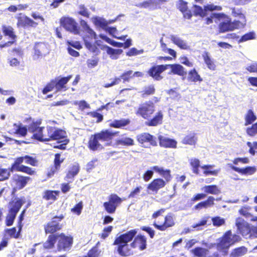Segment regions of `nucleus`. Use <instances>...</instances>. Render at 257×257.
Here are the masks:
<instances>
[{
  "mask_svg": "<svg viewBox=\"0 0 257 257\" xmlns=\"http://www.w3.org/2000/svg\"><path fill=\"white\" fill-rule=\"evenodd\" d=\"M24 202L21 199L17 200L11 204L9 214L6 218V225L11 226L13 224L17 213L23 204Z\"/></svg>",
  "mask_w": 257,
  "mask_h": 257,
  "instance_id": "nucleus-7",
  "label": "nucleus"
},
{
  "mask_svg": "<svg viewBox=\"0 0 257 257\" xmlns=\"http://www.w3.org/2000/svg\"><path fill=\"white\" fill-rule=\"evenodd\" d=\"M57 240V234L50 235L48 240L43 244L44 247L47 249L52 248Z\"/></svg>",
  "mask_w": 257,
  "mask_h": 257,
  "instance_id": "nucleus-37",
  "label": "nucleus"
},
{
  "mask_svg": "<svg viewBox=\"0 0 257 257\" xmlns=\"http://www.w3.org/2000/svg\"><path fill=\"white\" fill-rule=\"evenodd\" d=\"M80 171V166L77 163H74L68 168V173L65 177V180L71 182L74 177L76 176Z\"/></svg>",
  "mask_w": 257,
  "mask_h": 257,
  "instance_id": "nucleus-22",
  "label": "nucleus"
},
{
  "mask_svg": "<svg viewBox=\"0 0 257 257\" xmlns=\"http://www.w3.org/2000/svg\"><path fill=\"white\" fill-rule=\"evenodd\" d=\"M188 79L193 82L202 81V79L201 78L195 69L192 70L189 72Z\"/></svg>",
  "mask_w": 257,
  "mask_h": 257,
  "instance_id": "nucleus-47",
  "label": "nucleus"
},
{
  "mask_svg": "<svg viewBox=\"0 0 257 257\" xmlns=\"http://www.w3.org/2000/svg\"><path fill=\"white\" fill-rule=\"evenodd\" d=\"M115 143L116 145L130 146L134 145V141L130 138L122 136L116 140Z\"/></svg>",
  "mask_w": 257,
  "mask_h": 257,
  "instance_id": "nucleus-35",
  "label": "nucleus"
},
{
  "mask_svg": "<svg viewBox=\"0 0 257 257\" xmlns=\"http://www.w3.org/2000/svg\"><path fill=\"white\" fill-rule=\"evenodd\" d=\"M143 53L144 50L143 49L138 50L135 48H132L126 53V55L128 56H133L141 54Z\"/></svg>",
  "mask_w": 257,
  "mask_h": 257,
  "instance_id": "nucleus-58",
  "label": "nucleus"
},
{
  "mask_svg": "<svg viewBox=\"0 0 257 257\" xmlns=\"http://www.w3.org/2000/svg\"><path fill=\"white\" fill-rule=\"evenodd\" d=\"M58 241L57 247L59 250H69L73 243V237L70 236H65L63 233L57 235Z\"/></svg>",
  "mask_w": 257,
  "mask_h": 257,
  "instance_id": "nucleus-10",
  "label": "nucleus"
},
{
  "mask_svg": "<svg viewBox=\"0 0 257 257\" xmlns=\"http://www.w3.org/2000/svg\"><path fill=\"white\" fill-rule=\"evenodd\" d=\"M47 134L50 135V141L61 140L66 138V132L61 129L57 128L55 127L48 126V133Z\"/></svg>",
  "mask_w": 257,
  "mask_h": 257,
  "instance_id": "nucleus-17",
  "label": "nucleus"
},
{
  "mask_svg": "<svg viewBox=\"0 0 257 257\" xmlns=\"http://www.w3.org/2000/svg\"><path fill=\"white\" fill-rule=\"evenodd\" d=\"M165 182L162 179L154 180L148 186V189L153 191L157 192L165 185Z\"/></svg>",
  "mask_w": 257,
  "mask_h": 257,
  "instance_id": "nucleus-27",
  "label": "nucleus"
},
{
  "mask_svg": "<svg viewBox=\"0 0 257 257\" xmlns=\"http://www.w3.org/2000/svg\"><path fill=\"white\" fill-rule=\"evenodd\" d=\"M99 37L100 38H101L102 40L106 41L108 44L111 45L112 46L114 47H122L123 46V44L120 42H115L114 40H111V39L107 37L106 36L104 35L103 34H100L99 35Z\"/></svg>",
  "mask_w": 257,
  "mask_h": 257,
  "instance_id": "nucleus-46",
  "label": "nucleus"
},
{
  "mask_svg": "<svg viewBox=\"0 0 257 257\" xmlns=\"http://www.w3.org/2000/svg\"><path fill=\"white\" fill-rule=\"evenodd\" d=\"M214 200L215 198L213 196H210L207 200L198 203L195 206L194 208L196 210L208 208L214 205Z\"/></svg>",
  "mask_w": 257,
  "mask_h": 257,
  "instance_id": "nucleus-29",
  "label": "nucleus"
},
{
  "mask_svg": "<svg viewBox=\"0 0 257 257\" xmlns=\"http://www.w3.org/2000/svg\"><path fill=\"white\" fill-rule=\"evenodd\" d=\"M24 157H21L18 158L16 159L14 163L12 165L11 168V171L13 170H17L19 169V167H21L20 164L24 161Z\"/></svg>",
  "mask_w": 257,
  "mask_h": 257,
  "instance_id": "nucleus-53",
  "label": "nucleus"
},
{
  "mask_svg": "<svg viewBox=\"0 0 257 257\" xmlns=\"http://www.w3.org/2000/svg\"><path fill=\"white\" fill-rule=\"evenodd\" d=\"M194 14L196 16H199L201 17H204L206 15V12L207 11H221L222 8L220 6H215L213 4H209L204 7V9H203L202 7L197 5L194 6Z\"/></svg>",
  "mask_w": 257,
  "mask_h": 257,
  "instance_id": "nucleus-15",
  "label": "nucleus"
},
{
  "mask_svg": "<svg viewBox=\"0 0 257 257\" xmlns=\"http://www.w3.org/2000/svg\"><path fill=\"white\" fill-rule=\"evenodd\" d=\"M121 16H123V15H118L115 19L113 20H110L109 21H107L103 18H101L99 17H95L92 18V22L95 26L99 27L101 28H104L108 27V25L113 24L115 21H116V20L120 17Z\"/></svg>",
  "mask_w": 257,
  "mask_h": 257,
  "instance_id": "nucleus-20",
  "label": "nucleus"
},
{
  "mask_svg": "<svg viewBox=\"0 0 257 257\" xmlns=\"http://www.w3.org/2000/svg\"><path fill=\"white\" fill-rule=\"evenodd\" d=\"M169 38L171 41L182 49L187 50L189 48L187 42L175 35H170Z\"/></svg>",
  "mask_w": 257,
  "mask_h": 257,
  "instance_id": "nucleus-25",
  "label": "nucleus"
},
{
  "mask_svg": "<svg viewBox=\"0 0 257 257\" xmlns=\"http://www.w3.org/2000/svg\"><path fill=\"white\" fill-rule=\"evenodd\" d=\"M72 77V75H69L67 77L61 78L57 81L55 82V89L56 91H65L68 88L66 84Z\"/></svg>",
  "mask_w": 257,
  "mask_h": 257,
  "instance_id": "nucleus-23",
  "label": "nucleus"
},
{
  "mask_svg": "<svg viewBox=\"0 0 257 257\" xmlns=\"http://www.w3.org/2000/svg\"><path fill=\"white\" fill-rule=\"evenodd\" d=\"M247 251V249L244 246L237 247L232 251L230 257H241L246 254Z\"/></svg>",
  "mask_w": 257,
  "mask_h": 257,
  "instance_id": "nucleus-39",
  "label": "nucleus"
},
{
  "mask_svg": "<svg viewBox=\"0 0 257 257\" xmlns=\"http://www.w3.org/2000/svg\"><path fill=\"white\" fill-rule=\"evenodd\" d=\"M212 221L214 226H218L222 225L225 222L224 219L218 216L212 218Z\"/></svg>",
  "mask_w": 257,
  "mask_h": 257,
  "instance_id": "nucleus-59",
  "label": "nucleus"
},
{
  "mask_svg": "<svg viewBox=\"0 0 257 257\" xmlns=\"http://www.w3.org/2000/svg\"><path fill=\"white\" fill-rule=\"evenodd\" d=\"M213 15L219 20H223L219 25L220 32L232 31L235 29L243 27V23L239 22L238 21L231 22L230 19L223 13L214 14Z\"/></svg>",
  "mask_w": 257,
  "mask_h": 257,
  "instance_id": "nucleus-4",
  "label": "nucleus"
},
{
  "mask_svg": "<svg viewBox=\"0 0 257 257\" xmlns=\"http://www.w3.org/2000/svg\"><path fill=\"white\" fill-rule=\"evenodd\" d=\"M19 24H21L23 27L31 26L36 27L38 25L37 23L27 17H26L23 19L20 20L19 21Z\"/></svg>",
  "mask_w": 257,
  "mask_h": 257,
  "instance_id": "nucleus-42",
  "label": "nucleus"
},
{
  "mask_svg": "<svg viewBox=\"0 0 257 257\" xmlns=\"http://www.w3.org/2000/svg\"><path fill=\"white\" fill-rule=\"evenodd\" d=\"M202 190L205 193L213 195H217L220 193L221 191L216 185H207L202 188Z\"/></svg>",
  "mask_w": 257,
  "mask_h": 257,
  "instance_id": "nucleus-38",
  "label": "nucleus"
},
{
  "mask_svg": "<svg viewBox=\"0 0 257 257\" xmlns=\"http://www.w3.org/2000/svg\"><path fill=\"white\" fill-rule=\"evenodd\" d=\"M84 31L86 33V35L83 38L85 47L90 52L97 54L99 52V49L95 44L93 43V39H97L96 34L90 27Z\"/></svg>",
  "mask_w": 257,
  "mask_h": 257,
  "instance_id": "nucleus-6",
  "label": "nucleus"
},
{
  "mask_svg": "<svg viewBox=\"0 0 257 257\" xmlns=\"http://www.w3.org/2000/svg\"><path fill=\"white\" fill-rule=\"evenodd\" d=\"M163 118V113L161 111H160L152 119L146 122V124L148 126H157L162 123Z\"/></svg>",
  "mask_w": 257,
  "mask_h": 257,
  "instance_id": "nucleus-30",
  "label": "nucleus"
},
{
  "mask_svg": "<svg viewBox=\"0 0 257 257\" xmlns=\"http://www.w3.org/2000/svg\"><path fill=\"white\" fill-rule=\"evenodd\" d=\"M138 245L141 250H144L146 247V238L145 236L140 235L135 238L134 241L131 244L133 247H136Z\"/></svg>",
  "mask_w": 257,
  "mask_h": 257,
  "instance_id": "nucleus-28",
  "label": "nucleus"
},
{
  "mask_svg": "<svg viewBox=\"0 0 257 257\" xmlns=\"http://www.w3.org/2000/svg\"><path fill=\"white\" fill-rule=\"evenodd\" d=\"M58 194V192L56 191H51L47 190L44 192V194L43 195V198L46 200H55L56 199V196Z\"/></svg>",
  "mask_w": 257,
  "mask_h": 257,
  "instance_id": "nucleus-49",
  "label": "nucleus"
},
{
  "mask_svg": "<svg viewBox=\"0 0 257 257\" xmlns=\"http://www.w3.org/2000/svg\"><path fill=\"white\" fill-rule=\"evenodd\" d=\"M3 32L6 36H8L12 39L14 40L16 38V36L14 33L13 29L11 27H3Z\"/></svg>",
  "mask_w": 257,
  "mask_h": 257,
  "instance_id": "nucleus-52",
  "label": "nucleus"
},
{
  "mask_svg": "<svg viewBox=\"0 0 257 257\" xmlns=\"http://www.w3.org/2000/svg\"><path fill=\"white\" fill-rule=\"evenodd\" d=\"M155 110L154 105L151 101L147 102L140 105L136 114L141 116L145 119H148Z\"/></svg>",
  "mask_w": 257,
  "mask_h": 257,
  "instance_id": "nucleus-8",
  "label": "nucleus"
},
{
  "mask_svg": "<svg viewBox=\"0 0 257 257\" xmlns=\"http://www.w3.org/2000/svg\"><path fill=\"white\" fill-rule=\"evenodd\" d=\"M63 215L54 217L52 220L48 222L45 226V230L46 233H53L62 228V225L60 222L63 219Z\"/></svg>",
  "mask_w": 257,
  "mask_h": 257,
  "instance_id": "nucleus-11",
  "label": "nucleus"
},
{
  "mask_svg": "<svg viewBox=\"0 0 257 257\" xmlns=\"http://www.w3.org/2000/svg\"><path fill=\"white\" fill-rule=\"evenodd\" d=\"M255 34L254 32H249L244 34L241 37L239 40V42H244L247 40L253 39L254 38Z\"/></svg>",
  "mask_w": 257,
  "mask_h": 257,
  "instance_id": "nucleus-57",
  "label": "nucleus"
},
{
  "mask_svg": "<svg viewBox=\"0 0 257 257\" xmlns=\"http://www.w3.org/2000/svg\"><path fill=\"white\" fill-rule=\"evenodd\" d=\"M231 14L234 17H239L240 21H238L239 22L243 23V26L245 24V17L242 14L241 10L239 9L232 8Z\"/></svg>",
  "mask_w": 257,
  "mask_h": 257,
  "instance_id": "nucleus-43",
  "label": "nucleus"
},
{
  "mask_svg": "<svg viewBox=\"0 0 257 257\" xmlns=\"http://www.w3.org/2000/svg\"><path fill=\"white\" fill-rule=\"evenodd\" d=\"M14 130L15 134H18L22 137L25 136L28 131L27 127L23 125L21 123H15L14 124Z\"/></svg>",
  "mask_w": 257,
  "mask_h": 257,
  "instance_id": "nucleus-36",
  "label": "nucleus"
},
{
  "mask_svg": "<svg viewBox=\"0 0 257 257\" xmlns=\"http://www.w3.org/2000/svg\"><path fill=\"white\" fill-rule=\"evenodd\" d=\"M197 141L195 134H190L186 136L182 140V143L184 144L194 145Z\"/></svg>",
  "mask_w": 257,
  "mask_h": 257,
  "instance_id": "nucleus-45",
  "label": "nucleus"
},
{
  "mask_svg": "<svg viewBox=\"0 0 257 257\" xmlns=\"http://www.w3.org/2000/svg\"><path fill=\"white\" fill-rule=\"evenodd\" d=\"M257 119V117L252 110L249 109L244 115V125L247 126L252 124Z\"/></svg>",
  "mask_w": 257,
  "mask_h": 257,
  "instance_id": "nucleus-32",
  "label": "nucleus"
},
{
  "mask_svg": "<svg viewBox=\"0 0 257 257\" xmlns=\"http://www.w3.org/2000/svg\"><path fill=\"white\" fill-rule=\"evenodd\" d=\"M130 120L128 119L115 120L110 123V126L115 128H120L127 125L130 123Z\"/></svg>",
  "mask_w": 257,
  "mask_h": 257,
  "instance_id": "nucleus-40",
  "label": "nucleus"
},
{
  "mask_svg": "<svg viewBox=\"0 0 257 257\" xmlns=\"http://www.w3.org/2000/svg\"><path fill=\"white\" fill-rule=\"evenodd\" d=\"M122 202V199L116 194H111L109 197L108 202L103 203V206L105 210L108 213H113L116 210L117 206Z\"/></svg>",
  "mask_w": 257,
  "mask_h": 257,
  "instance_id": "nucleus-9",
  "label": "nucleus"
},
{
  "mask_svg": "<svg viewBox=\"0 0 257 257\" xmlns=\"http://www.w3.org/2000/svg\"><path fill=\"white\" fill-rule=\"evenodd\" d=\"M102 29L115 38L118 35V31L115 27H109Z\"/></svg>",
  "mask_w": 257,
  "mask_h": 257,
  "instance_id": "nucleus-55",
  "label": "nucleus"
},
{
  "mask_svg": "<svg viewBox=\"0 0 257 257\" xmlns=\"http://www.w3.org/2000/svg\"><path fill=\"white\" fill-rule=\"evenodd\" d=\"M240 239L239 236L236 234L233 235L231 231H228L220 238L217 247L218 249H227L231 245L238 241Z\"/></svg>",
  "mask_w": 257,
  "mask_h": 257,
  "instance_id": "nucleus-5",
  "label": "nucleus"
},
{
  "mask_svg": "<svg viewBox=\"0 0 257 257\" xmlns=\"http://www.w3.org/2000/svg\"><path fill=\"white\" fill-rule=\"evenodd\" d=\"M24 162L27 164H30L32 166H35L36 165L37 161L36 159L32 157L29 156H25L24 157Z\"/></svg>",
  "mask_w": 257,
  "mask_h": 257,
  "instance_id": "nucleus-63",
  "label": "nucleus"
},
{
  "mask_svg": "<svg viewBox=\"0 0 257 257\" xmlns=\"http://www.w3.org/2000/svg\"><path fill=\"white\" fill-rule=\"evenodd\" d=\"M41 120H37L33 123L29 127V131L33 134V137L41 142L50 141V137L48 133V126L45 129L44 127L40 126L41 124Z\"/></svg>",
  "mask_w": 257,
  "mask_h": 257,
  "instance_id": "nucleus-3",
  "label": "nucleus"
},
{
  "mask_svg": "<svg viewBox=\"0 0 257 257\" xmlns=\"http://www.w3.org/2000/svg\"><path fill=\"white\" fill-rule=\"evenodd\" d=\"M89 148L91 150L93 151L103 149L102 145L100 144L99 140L97 138L95 134L91 136L89 141Z\"/></svg>",
  "mask_w": 257,
  "mask_h": 257,
  "instance_id": "nucleus-26",
  "label": "nucleus"
},
{
  "mask_svg": "<svg viewBox=\"0 0 257 257\" xmlns=\"http://www.w3.org/2000/svg\"><path fill=\"white\" fill-rule=\"evenodd\" d=\"M82 208H83V204H82V202H79L78 204H77L74 207V208H73L72 209H71V211L73 212H74L77 215H80L81 212V210L82 209Z\"/></svg>",
  "mask_w": 257,
  "mask_h": 257,
  "instance_id": "nucleus-62",
  "label": "nucleus"
},
{
  "mask_svg": "<svg viewBox=\"0 0 257 257\" xmlns=\"http://www.w3.org/2000/svg\"><path fill=\"white\" fill-rule=\"evenodd\" d=\"M235 225L238 232L242 236L246 237L249 231L247 223L242 218H238L236 220Z\"/></svg>",
  "mask_w": 257,
  "mask_h": 257,
  "instance_id": "nucleus-21",
  "label": "nucleus"
},
{
  "mask_svg": "<svg viewBox=\"0 0 257 257\" xmlns=\"http://www.w3.org/2000/svg\"><path fill=\"white\" fill-rule=\"evenodd\" d=\"M228 166L234 171L239 173H241L242 174H251L255 171L254 169L250 167H247L244 168H239L235 166H234L230 164H228Z\"/></svg>",
  "mask_w": 257,
  "mask_h": 257,
  "instance_id": "nucleus-34",
  "label": "nucleus"
},
{
  "mask_svg": "<svg viewBox=\"0 0 257 257\" xmlns=\"http://www.w3.org/2000/svg\"><path fill=\"white\" fill-rule=\"evenodd\" d=\"M191 251L196 256L205 257L207 254L208 250L203 247H197L192 249Z\"/></svg>",
  "mask_w": 257,
  "mask_h": 257,
  "instance_id": "nucleus-44",
  "label": "nucleus"
},
{
  "mask_svg": "<svg viewBox=\"0 0 257 257\" xmlns=\"http://www.w3.org/2000/svg\"><path fill=\"white\" fill-rule=\"evenodd\" d=\"M137 233V231L136 230H131L120 235L115 239L113 244L118 245L117 251L120 255L127 256L130 254L127 243L133 239Z\"/></svg>",
  "mask_w": 257,
  "mask_h": 257,
  "instance_id": "nucleus-2",
  "label": "nucleus"
},
{
  "mask_svg": "<svg viewBox=\"0 0 257 257\" xmlns=\"http://www.w3.org/2000/svg\"><path fill=\"white\" fill-rule=\"evenodd\" d=\"M78 13L88 18L89 16V13L88 10L84 7V5H80L79 7Z\"/></svg>",
  "mask_w": 257,
  "mask_h": 257,
  "instance_id": "nucleus-64",
  "label": "nucleus"
},
{
  "mask_svg": "<svg viewBox=\"0 0 257 257\" xmlns=\"http://www.w3.org/2000/svg\"><path fill=\"white\" fill-rule=\"evenodd\" d=\"M214 166L213 165H205L203 166H201V168L202 169H204V171L203 172L204 174L205 175H214L216 176L218 172H219V170H209V169L212 168Z\"/></svg>",
  "mask_w": 257,
  "mask_h": 257,
  "instance_id": "nucleus-48",
  "label": "nucleus"
},
{
  "mask_svg": "<svg viewBox=\"0 0 257 257\" xmlns=\"http://www.w3.org/2000/svg\"><path fill=\"white\" fill-rule=\"evenodd\" d=\"M246 127V133L249 137H254L257 135V122Z\"/></svg>",
  "mask_w": 257,
  "mask_h": 257,
  "instance_id": "nucleus-50",
  "label": "nucleus"
},
{
  "mask_svg": "<svg viewBox=\"0 0 257 257\" xmlns=\"http://www.w3.org/2000/svg\"><path fill=\"white\" fill-rule=\"evenodd\" d=\"M116 134V132L106 130L102 131L100 133L95 134L97 138L99 140L100 143H103L104 146H110L111 144L112 138Z\"/></svg>",
  "mask_w": 257,
  "mask_h": 257,
  "instance_id": "nucleus-13",
  "label": "nucleus"
},
{
  "mask_svg": "<svg viewBox=\"0 0 257 257\" xmlns=\"http://www.w3.org/2000/svg\"><path fill=\"white\" fill-rule=\"evenodd\" d=\"M168 68L171 69V72L177 74L180 76H183L186 73L184 72V67L180 64H168L157 65L152 67L148 71L150 76L153 77L157 80H160L162 79L160 74L167 69Z\"/></svg>",
  "mask_w": 257,
  "mask_h": 257,
  "instance_id": "nucleus-1",
  "label": "nucleus"
},
{
  "mask_svg": "<svg viewBox=\"0 0 257 257\" xmlns=\"http://www.w3.org/2000/svg\"><path fill=\"white\" fill-rule=\"evenodd\" d=\"M11 171L9 169H4L0 167V181L8 179L10 176Z\"/></svg>",
  "mask_w": 257,
  "mask_h": 257,
  "instance_id": "nucleus-51",
  "label": "nucleus"
},
{
  "mask_svg": "<svg viewBox=\"0 0 257 257\" xmlns=\"http://www.w3.org/2000/svg\"><path fill=\"white\" fill-rule=\"evenodd\" d=\"M245 69L250 73H256L257 72V63L254 62L250 64H248Z\"/></svg>",
  "mask_w": 257,
  "mask_h": 257,
  "instance_id": "nucleus-61",
  "label": "nucleus"
},
{
  "mask_svg": "<svg viewBox=\"0 0 257 257\" xmlns=\"http://www.w3.org/2000/svg\"><path fill=\"white\" fill-rule=\"evenodd\" d=\"M175 225V218L172 213L168 214L164 218L163 223L159 221L154 223V226L161 231H165L168 228L173 226Z\"/></svg>",
  "mask_w": 257,
  "mask_h": 257,
  "instance_id": "nucleus-14",
  "label": "nucleus"
},
{
  "mask_svg": "<svg viewBox=\"0 0 257 257\" xmlns=\"http://www.w3.org/2000/svg\"><path fill=\"white\" fill-rule=\"evenodd\" d=\"M202 57L207 67L212 70L215 69L216 66L213 59H212L207 52H205L202 54Z\"/></svg>",
  "mask_w": 257,
  "mask_h": 257,
  "instance_id": "nucleus-33",
  "label": "nucleus"
},
{
  "mask_svg": "<svg viewBox=\"0 0 257 257\" xmlns=\"http://www.w3.org/2000/svg\"><path fill=\"white\" fill-rule=\"evenodd\" d=\"M61 26L67 31L74 34L79 33L77 24L74 19L70 17H63L60 19Z\"/></svg>",
  "mask_w": 257,
  "mask_h": 257,
  "instance_id": "nucleus-12",
  "label": "nucleus"
},
{
  "mask_svg": "<svg viewBox=\"0 0 257 257\" xmlns=\"http://www.w3.org/2000/svg\"><path fill=\"white\" fill-rule=\"evenodd\" d=\"M33 59L37 60L49 53L47 45L44 43H37L34 47Z\"/></svg>",
  "mask_w": 257,
  "mask_h": 257,
  "instance_id": "nucleus-16",
  "label": "nucleus"
},
{
  "mask_svg": "<svg viewBox=\"0 0 257 257\" xmlns=\"http://www.w3.org/2000/svg\"><path fill=\"white\" fill-rule=\"evenodd\" d=\"M160 146L164 148H176L177 146V142L171 139L166 138L162 136L158 137Z\"/></svg>",
  "mask_w": 257,
  "mask_h": 257,
  "instance_id": "nucleus-24",
  "label": "nucleus"
},
{
  "mask_svg": "<svg viewBox=\"0 0 257 257\" xmlns=\"http://www.w3.org/2000/svg\"><path fill=\"white\" fill-rule=\"evenodd\" d=\"M152 169L155 172L159 173L167 181H169L171 180V176L169 170H165L163 168L157 166L152 167Z\"/></svg>",
  "mask_w": 257,
  "mask_h": 257,
  "instance_id": "nucleus-31",
  "label": "nucleus"
},
{
  "mask_svg": "<svg viewBox=\"0 0 257 257\" xmlns=\"http://www.w3.org/2000/svg\"><path fill=\"white\" fill-rule=\"evenodd\" d=\"M136 6L140 8L149 9H152V7L153 6V3L152 0H148L145 1L143 3H141L136 5Z\"/></svg>",
  "mask_w": 257,
  "mask_h": 257,
  "instance_id": "nucleus-54",
  "label": "nucleus"
},
{
  "mask_svg": "<svg viewBox=\"0 0 257 257\" xmlns=\"http://www.w3.org/2000/svg\"><path fill=\"white\" fill-rule=\"evenodd\" d=\"M137 140L140 144L143 145L145 143H149L153 146H157L156 138L149 133H145L137 136Z\"/></svg>",
  "mask_w": 257,
  "mask_h": 257,
  "instance_id": "nucleus-18",
  "label": "nucleus"
},
{
  "mask_svg": "<svg viewBox=\"0 0 257 257\" xmlns=\"http://www.w3.org/2000/svg\"><path fill=\"white\" fill-rule=\"evenodd\" d=\"M178 9L181 12H184L188 9L187 3L183 0H179L177 4Z\"/></svg>",
  "mask_w": 257,
  "mask_h": 257,
  "instance_id": "nucleus-60",
  "label": "nucleus"
},
{
  "mask_svg": "<svg viewBox=\"0 0 257 257\" xmlns=\"http://www.w3.org/2000/svg\"><path fill=\"white\" fill-rule=\"evenodd\" d=\"M75 105L79 106V109L83 110L86 108H90V105L85 100L75 101L74 102Z\"/></svg>",
  "mask_w": 257,
  "mask_h": 257,
  "instance_id": "nucleus-56",
  "label": "nucleus"
},
{
  "mask_svg": "<svg viewBox=\"0 0 257 257\" xmlns=\"http://www.w3.org/2000/svg\"><path fill=\"white\" fill-rule=\"evenodd\" d=\"M106 48L107 53L112 59H117V55H120L122 52L121 49H114L108 46H106Z\"/></svg>",
  "mask_w": 257,
  "mask_h": 257,
  "instance_id": "nucleus-41",
  "label": "nucleus"
},
{
  "mask_svg": "<svg viewBox=\"0 0 257 257\" xmlns=\"http://www.w3.org/2000/svg\"><path fill=\"white\" fill-rule=\"evenodd\" d=\"M30 179V178L29 177L15 175L13 177L12 184L15 188L21 189L25 186Z\"/></svg>",
  "mask_w": 257,
  "mask_h": 257,
  "instance_id": "nucleus-19",
  "label": "nucleus"
}]
</instances>
